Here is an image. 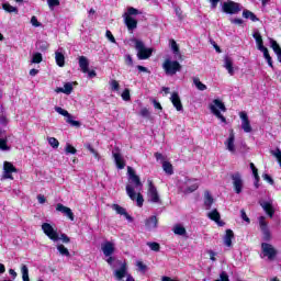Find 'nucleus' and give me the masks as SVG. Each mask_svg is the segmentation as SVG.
<instances>
[{"instance_id":"42","label":"nucleus","mask_w":281,"mask_h":281,"mask_svg":"<svg viewBox=\"0 0 281 281\" xmlns=\"http://www.w3.org/2000/svg\"><path fill=\"white\" fill-rule=\"evenodd\" d=\"M37 49H40V52H47V49H49V44L45 41H40L37 42Z\"/></svg>"},{"instance_id":"54","label":"nucleus","mask_w":281,"mask_h":281,"mask_svg":"<svg viewBox=\"0 0 281 281\" xmlns=\"http://www.w3.org/2000/svg\"><path fill=\"white\" fill-rule=\"evenodd\" d=\"M139 115L142 117H150V111H148L146 108H143L139 112Z\"/></svg>"},{"instance_id":"30","label":"nucleus","mask_w":281,"mask_h":281,"mask_svg":"<svg viewBox=\"0 0 281 281\" xmlns=\"http://www.w3.org/2000/svg\"><path fill=\"white\" fill-rule=\"evenodd\" d=\"M261 207L265 210L268 216H270V218H273V214L276 212L273 211V206L269 202H262Z\"/></svg>"},{"instance_id":"9","label":"nucleus","mask_w":281,"mask_h":281,"mask_svg":"<svg viewBox=\"0 0 281 281\" xmlns=\"http://www.w3.org/2000/svg\"><path fill=\"white\" fill-rule=\"evenodd\" d=\"M259 227L260 232L262 233L263 240H266V243H269V240H271V231L269 229V223H267L265 216L259 217Z\"/></svg>"},{"instance_id":"64","label":"nucleus","mask_w":281,"mask_h":281,"mask_svg":"<svg viewBox=\"0 0 281 281\" xmlns=\"http://www.w3.org/2000/svg\"><path fill=\"white\" fill-rule=\"evenodd\" d=\"M37 201H38V203L43 204V203H45V201H47V200L45 199V195L38 194V195H37Z\"/></svg>"},{"instance_id":"23","label":"nucleus","mask_w":281,"mask_h":281,"mask_svg":"<svg viewBox=\"0 0 281 281\" xmlns=\"http://www.w3.org/2000/svg\"><path fill=\"white\" fill-rule=\"evenodd\" d=\"M270 47L273 49L279 63H281V47L280 44L273 38H270Z\"/></svg>"},{"instance_id":"46","label":"nucleus","mask_w":281,"mask_h":281,"mask_svg":"<svg viewBox=\"0 0 281 281\" xmlns=\"http://www.w3.org/2000/svg\"><path fill=\"white\" fill-rule=\"evenodd\" d=\"M72 91H74L72 82H67L64 85V93H66V95H69Z\"/></svg>"},{"instance_id":"44","label":"nucleus","mask_w":281,"mask_h":281,"mask_svg":"<svg viewBox=\"0 0 281 281\" xmlns=\"http://www.w3.org/2000/svg\"><path fill=\"white\" fill-rule=\"evenodd\" d=\"M0 150H10V146H8V138H0Z\"/></svg>"},{"instance_id":"10","label":"nucleus","mask_w":281,"mask_h":281,"mask_svg":"<svg viewBox=\"0 0 281 281\" xmlns=\"http://www.w3.org/2000/svg\"><path fill=\"white\" fill-rule=\"evenodd\" d=\"M56 113H59V115H63L66 119L67 124H70V126H76L77 128L80 127V121H74V116L65 109L60 106H55Z\"/></svg>"},{"instance_id":"3","label":"nucleus","mask_w":281,"mask_h":281,"mask_svg":"<svg viewBox=\"0 0 281 281\" xmlns=\"http://www.w3.org/2000/svg\"><path fill=\"white\" fill-rule=\"evenodd\" d=\"M134 43L138 60H148L153 56V48H147L144 42L134 40Z\"/></svg>"},{"instance_id":"39","label":"nucleus","mask_w":281,"mask_h":281,"mask_svg":"<svg viewBox=\"0 0 281 281\" xmlns=\"http://www.w3.org/2000/svg\"><path fill=\"white\" fill-rule=\"evenodd\" d=\"M31 63L33 65H38V64L43 63V54H41V53L33 54Z\"/></svg>"},{"instance_id":"53","label":"nucleus","mask_w":281,"mask_h":281,"mask_svg":"<svg viewBox=\"0 0 281 281\" xmlns=\"http://www.w3.org/2000/svg\"><path fill=\"white\" fill-rule=\"evenodd\" d=\"M66 153H67V154H70V155H76L77 150L75 149L74 146L67 144V145H66Z\"/></svg>"},{"instance_id":"24","label":"nucleus","mask_w":281,"mask_h":281,"mask_svg":"<svg viewBox=\"0 0 281 281\" xmlns=\"http://www.w3.org/2000/svg\"><path fill=\"white\" fill-rule=\"evenodd\" d=\"M224 67L228 71L229 76H234V60L232 57L226 56L224 58Z\"/></svg>"},{"instance_id":"12","label":"nucleus","mask_w":281,"mask_h":281,"mask_svg":"<svg viewBox=\"0 0 281 281\" xmlns=\"http://www.w3.org/2000/svg\"><path fill=\"white\" fill-rule=\"evenodd\" d=\"M116 265L120 267V269L114 270V278H116V280L126 278L128 276V268L126 267V262L117 260Z\"/></svg>"},{"instance_id":"60","label":"nucleus","mask_w":281,"mask_h":281,"mask_svg":"<svg viewBox=\"0 0 281 281\" xmlns=\"http://www.w3.org/2000/svg\"><path fill=\"white\" fill-rule=\"evenodd\" d=\"M209 1H210V3H211L212 10H216V8H217V5H218V2H220L221 0H209Z\"/></svg>"},{"instance_id":"25","label":"nucleus","mask_w":281,"mask_h":281,"mask_svg":"<svg viewBox=\"0 0 281 281\" xmlns=\"http://www.w3.org/2000/svg\"><path fill=\"white\" fill-rule=\"evenodd\" d=\"M114 161L119 168V170H124L126 164H124V159L122 158V155L120 153L112 151Z\"/></svg>"},{"instance_id":"47","label":"nucleus","mask_w":281,"mask_h":281,"mask_svg":"<svg viewBox=\"0 0 281 281\" xmlns=\"http://www.w3.org/2000/svg\"><path fill=\"white\" fill-rule=\"evenodd\" d=\"M48 144L52 148H58L60 146V143L55 137H48Z\"/></svg>"},{"instance_id":"6","label":"nucleus","mask_w":281,"mask_h":281,"mask_svg":"<svg viewBox=\"0 0 281 281\" xmlns=\"http://www.w3.org/2000/svg\"><path fill=\"white\" fill-rule=\"evenodd\" d=\"M13 172H19L16 167H14V165L10 161H4L1 181H5V179H10L11 181H14V177L12 176Z\"/></svg>"},{"instance_id":"34","label":"nucleus","mask_w":281,"mask_h":281,"mask_svg":"<svg viewBox=\"0 0 281 281\" xmlns=\"http://www.w3.org/2000/svg\"><path fill=\"white\" fill-rule=\"evenodd\" d=\"M147 229H155L157 227V216L149 217L145 223Z\"/></svg>"},{"instance_id":"35","label":"nucleus","mask_w":281,"mask_h":281,"mask_svg":"<svg viewBox=\"0 0 281 281\" xmlns=\"http://www.w3.org/2000/svg\"><path fill=\"white\" fill-rule=\"evenodd\" d=\"M173 233L177 236H186L187 231H186V227H183V225L178 224V225L173 226Z\"/></svg>"},{"instance_id":"40","label":"nucleus","mask_w":281,"mask_h":281,"mask_svg":"<svg viewBox=\"0 0 281 281\" xmlns=\"http://www.w3.org/2000/svg\"><path fill=\"white\" fill-rule=\"evenodd\" d=\"M3 10H5V12L12 13L14 12L15 14L19 13V9L15 7H12L10 3L5 2L2 4Z\"/></svg>"},{"instance_id":"56","label":"nucleus","mask_w":281,"mask_h":281,"mask_svg":"<svg viewBox=\"0 0 281 281\" xmlns=\"http://www.w3.org/2000/svg\"><path fill=\"white\" fill-rule=\"evenodd\" d=\"M31 24L33 27H41V22H38V19H36L34 15L31 18Z\"/></svg>"},{"instance_id":"15","label":"nucleus","mask_w":281,"mask_h":281,"mask_svg":"<svg viewBox=\"0 0 281 281\" xmlns=\"http://www.w3.org/2000/svg\"><path fill=\"white\" fill-rule=\"evenodd\" d=\"M184 184L186 187H182L184 194H191V192L199 190V182L196 180L186 179Z\"/></svg>"},{"instance_id":"48","label":"nucleus","mask_w":281,"mask_h":281,"mask_svg":"<svg viewBox=\"0 0 281 281\" xmlns=\"http://www.w3.org/2000/svg\"><path fill=\"white\" fill-rule=\"evenodd\" d=\"M110 87L112 91H120V82L115 79L110 81Z\"/></svg>"},{"instance_id":"16","label":"nucleus","mask_w":281,"mask_h":281,"mask_svg":"<svg viewBox=\"0 0 281 281\" xmlns=\"http://www.w3.org/2000/svg\"><path fill=\"white\" fill-rule=\"evenodd\" d=\"M239 117L241 120V128L244 133H251L254 128L251 127V123L249 122V116H247V113L240 112Z\"/></svg>"},{"instance_id":"55","label":"nucleus","mask_w":281,"mask_h":281,"mask_svg":"<svg viewBox=\"0 0 281 281\" xmlns=\"http://www.w3.org/2000/svg\"><path fill=\"white\" fill-rule=\"evenodd\" d=\"M105 36L110 43H116L115 37L113 36V33H111V31H106Z\"/></svg>"},{"instance_id":"17","label":"nucleus","mask_w":281,"mask_h":281,"mask_svg":"<svg viewBox=\"0 0 281 281\" xmlns=\"http://www.w3.org/2000/svg\"><path fill=\"white\" fill-rule=\"evenodd\" d=\"M101 249L103 251V255L109 258L115 252V244H113V241H105L101 245Z\"/></svg>"},{"instance_id":"51","label":"nucleus","mask_w":281,"mask_h":281,"mask_svg":"<svg viewBox=\"0 0 281 281\" xmlns=\"http://www.w3.org/2000/svg\"><path fill=\"white\" fill-rule=\"evenodd\" d=\"M86 148L95 157V159H100V154L95 151L91 144H86Z\"/></svg>"},{"instance_id":"49","label":"nucleus","mask_w":281,"mask_h":281,"mask_svg":"<svg viewBox=\"0 0 281 281\" xmlns=\"http://www.w3.org/2000/svg\"><path fill=\"white\" fill-rule=\"evenodd\" d=\"M122 100H124L125 102H128V100H131V90L125 89L122 94H121Z\"/></svg>"},{"instance_id":"31","label":"nucleus","mask_w":281,"mask_h":281,"mask_svg":"<svg viewBox=\"0 0 281 281\" xmlns=\"http://www.w3.org/2000/svg\"><path fill=\"white\" fill-rule=\"evenodd\" d=\"M55 60L58 67H65V55L61 52H55Z\"/></svg>"},{"instance_id":"59","label":"nucleus","mask_w":281,"mask_h":281,"mask_svg":"<svg viewBox=\"0 0 281 281\" xmlns=\"http://www.w3.org/2000/svg\"><path fill=\"white\" fill-rule=\"evenodd\" d=\"M240 214H241L243 221H245L246 223H250V220H249V217L247 216V213H245V210H241V211H240Z\"/></svg>"},{"instance_id":"22","label":"nucleus","mask_w":281,"mask_h":281,"mask_svg":"<svg viewBox=\"0 0 281 281\" xmlns=\"http://www.w3.org/2000/svg\"><path fill=\"white\" fill-rule=\"evenodd\" d=\"M112 210H115L116 214H120L121 216H125L127 221H133V217L128 215L126 212V209L120 206L119 204H113Z\"/></svg>"},{"instance_id":"58","label":"nucleus","mask_w":281,"mask_h":281,"mask_svg":"<svg viewBox=\"0 0 281 281\" xmlns=\"http://www.w3.org/2000/svg\"><path fill=\"white\" fill-rule=\"evenodd\" d=\"M265 181H268V183H270V186H273L276 182L273 181V178H271V176H269L268 173H265L263 176Z\"/></svg>"},{"instance_id":"11","label":"nucleus","mask_w":281,"mask_h":281,"mask_svg":"<svg viewBox=\"0 0 281 281\" xmlns=\"http://www.w3.org/2000/svg\"><path fill=\"white\" fill-rule=\"evenodd\" d=\"M149 188L147 192V196L150 201V203H161V199L159 198V192L157 191V187L153 184V181H148Z\"/></svg>"},{"instance_id":"32","label":"nucleus","mask_w":281,"mask_h":281,"mask_svg":"<svg viewBox=\"0 0 281 281\" xmlns=\"http://www.w3.org/2000/svg\"><path fill=\"white\" fill-rule=\"evenodd\" d=\"M243 16L244 19H250V21H252L254 23H256V21H259L258 16H256V14L247 9H245L243 11Z\"/></svg>"},{"instance_id":"5","label":"nucleus","mask_w":281,"mask_h":281,"mask_svg":"<svg viewBox=\"0 0 281 281\" xmlns=\"http://www.w3.org/2000/svg\"><path fill=\"white\" fill-rule=\"evenodd\" d=\"M261 254V258H268V260H276V257L278 256V249H276V247H273V245L269 243H262Z\"/></svg>"},{"instance_id":"52","label":"nucleus","mask_w":281,"mask_h":281,"mask_svg":"<svg viewBox=\"0 0 281 281\" xmlns=\"http://www.w3.org/2000/svg\"><path fill=\"white\" fill-rule=\"evenodd\" d=\"M47 3L50 10H53L56 5H60V0H47Z\"/></svg>"},{"instance_id":"36","label":"nucleus","mask_w":281,"mask_h":281,"mask_svg":"<svg viewBox=\"0 0 281 281\" xmlns=\"http://www.w3.org/2000/svg\"><path fill=\"white\" fill-rule=\"evenodd\" d=\"M21 273H22L23 281H30V269L27 268V266L25 265L21 266Z\"/></svg>"},{"instance_id":"38","label":"nucleus","mask_w":281,"mask_h":281,"mask_svg":"<svg viewBox=\"0 0 281 281\" xmlns=\"http://www.w3.org/2000/svg\"><path fill=\"white\" fill-rule=\"evenodd\" d=\"M162 170L166 172V175H173L172 170V164L168 161H162Z\"/></svg>"},{"instance_id":"62","label":"nucleus","mask_w":281,"mask_h":281,"mask_svg":"<svg viewBox=\"0 0 281 281\" xmlns=\"http://www.w3.org/2000/svg\"><path fill=\"white\" fill-rule=\"evenodd\" d=\"M155 157H156L157 161H162V162L166 161V158L164 157L162 154L156 153Z\"/></svg>"},{"instance_id":"63","label":"nucleus","mask_w":281,"mask_h":281,"mask_svg":"<svg viewBox=\"0 0 281 281\" xmlns=\"http://www.w3.org/2000/svg\"><path fill=\"white\" fill-rule=\"evenodd\" d=\"M136 267H138L140 271H146V265L142 261H137Z\"/></svg>"},{"instance_id":"13","label":"nucleus","mask_w":281,"mask_h":281,"mask_svg":"<svg viewBox=\"0 0 281 281\" xmlns=\"http://www.w3.org/2000/svg\"><path fill=\"white\" fill-rule=\"evenodd\" d=\"M236 135L234 134V130H229V136L228 139L224 142V145L226 147V150L228 153H232V155H236Z\"/></svg>"},{"instance_id":"1","label":"nucleus","mask_w":281,"mask_h":281,"mask_svg":"<svg viewBox=\"0 0 281 281\" xmlns=\"http://www.w3.org/2000/svg\"><path fill=\"white\" fill-rule=\"evenodd\" d=\"M127 175L130 183L126 186V194L132 201H136V205L142 207L144 205V195L142 193H135V190H142L143 186L139 176L135 173L133 167H127Z\"/></svg>"},{"instance_id":"28","label":"nucleus","mask_w":281,"mask_h":281,"mask_svg":"<svg viewBox=\"0 0 281 281\" xmlns=\"http://www.w3.org/2000/svg\"><path fill=\"white\" fill-rule=\"evenodd\" d=\"M252 36L257 43V47H258L259 52H265V49H267V47H265V45H263L262 35H260V33L256 32V33H254Z\"/></svg>"},{"instance_id":"50","label":"nucleus","mask_w":281,"mask_h":281,"mask_svg":"<svg viewBox=\"0 0 281 281\" xmlns=\"http://www.w3.org/2000/svg\"><path fill=\"white\" fill-rule=\"evenodd\" d=\"M127 16H136V14H140L139 10L133 8V7H130L127 9Z\"/></svg>"},{"instance_id":"41","label":"nucleus","mask_w":281,"mask_h":281,"mask_svg":"<svg viewBox=\"0 0 281 281\" xmlns=\"http://www.w3.org/2000/svg\"><path fill=\"white\" fill-rule=\"evenodd\" d=\"M170 45H171V49H172L173 54H176V56H178V58H181V53L179 52V45H177V42L175 40H171Z\"/></svg>"},{"instance_id":"26","label":"nucleus","mask_w":281,"mask_h":281,"mask_svg":"<svg viewBox=\"0 0 281 281\" xmlns=\"http://www.w3.org/2000/svg\"><path fill=\"white\" fill-rule=\"evenodd\" d=\"M79 67L83 74L89 72V59L85 56L79 57Z\"/></svg>"},{"instance_id":"20","label":"nucleus","mask_w":281,"mask_h":281,"mask_svg":"<svg viewBox=\"0 0 281 281\" xmlns=\"http://www.w3.org/2000/svg\"><path fill=\"white\" fill-rule=\"evenodd\" d=\"M207 217L211 221H214L220 227H223V225H225V222L221 221V213H218V210H216V209L209 212Z\"/></svg>"},{"instance_id":"7","label":"nucleus","mask_w":281,"mask_h":281,"mask_svg":"<svg viewBox=\"0 0 281 281\" xmlns=\"http://www.w3.org/2000/svg\"><path fill=\"white\" fill-rule=\"evenodd\" d=\"M42 229H43L45 236H47L54 243L60 240V236H58V232H56V229H54V226H52V224H49V223L42 224Z\"/></svg>"},{"instance_id":"37","label":"nucleus","mask_w":281,"mask_h":281,"mask_svg":"<svg viewBox=\"0 0 281 281\" xmlns=\"http://www.w3.org/2000/svg\"><path fill=\"white\" fill-rule=\"evenodd\" d=\"M57 251H59L61 256H66V258H69V256H71L69 249H67V247H65V245L63 244L57 245Z\"/></svg>"},{"instance_id":"8","label":"nucleus","mask_w":281,"mask_h":281,"mask_svg":"<svg viewBox=\"0 0 281 281\" xmlns=\"http://www.w3.org/2000/svg\"><path fill=\"white\" fill-rule=\"evenodd\" d=\"M240 4L234 1H227L222 4V11L225 14H238L240 12Z\"/></svg>"},{"instance_id":"57","label":"nucleus","mask_w":281,"mask_h":281,"mask_svg":"<svg viewBox=\"0 0 281 281\" xmlns=\"http://www.w3.org/2000/svg\"><path fill=\"white\" fill-rule=\"evenodd\" d=\"M125 65L133 67V57L131 55H125Z\"/></svg>"},{"instance_id":"29","label":"nucleus","mask_w":281,"mask_h":281,"mask_svg":"<svg viewBox=\"0 0 281 281\" xmlns=\"http://www.w3.org/2000/svg\"><path fill=\"white\" fill-rule=\"evenodd\" d=\"M234 238V231L227 229L224 236V245L226 247H232V239Z\"/></svg>"},{"instance_id":"45","label":"nucleus","mask_w":281,"mask_h":281,"mask_svg":"<svg viewBox=\"0 0 281 281\" xmlns=\"http://www.w3.org/2000/svg\"><path fill=\"white\" fill-rule=\"evenodd\" d=\"M147 247H149L151 251H159V249H161V246H159V243H156V241H148Z\"/></svg>"},{"instance_id":"2","label":"nucleus","mask_w":281,"mask_h":281,"mask_svg":"<svg viewBox=\"0 0 281 281\" xmlns=\"http://www.w3.org/2000/svg\"><path fill=\"white\" fill-rule=\"evenodd\" d=\"M211 109V113H213V115H215V117H217V120H221V122H223L225 124V122H227V119L224 117L222 113H226L227 112V108L225 106V103H223V101H221L220 99H214L212 104L210 105Z\"/></svg>"},{"instance_id":"4","label":"nucleus","mask_w":281,"mask_h":281,"mask_svg":"<svg viewBox=\"0 0 281 281\" xmlns=\"http://www.w3.org/2000/svg\"><path fill=\"white\" fill-rule=\"evenodd\" d=\"M162 69L167 76H175L177 71H181V64L177 60L166 59L162 64Z\"/></svg>"},{"instance_id":"19","label":"nucleus","mask_w":281,"mask_h":281,"mask_svg":"<svg viewBox=\"0 0 281 281\" xmlns=\"http://www.w3.org/2000/svg\"><path fill=\"white\" fill-rule=\"evenodd\" d=\"M124 21L130 32H133V30H137V20H135V18L128 15L127 13H124Z\"/></svg>"},{"instance_id":"27","label":"nucleus","mask_w":281,"mask_h":281,"mask_svg":"<svg viewBox=\"0 0 281 281\" xmlns=\"http://www.w3.org/2000/svg\"><path fill=\"white\" fill-rule=\"evenodd\" d=\"M214 203V198L210 194V191L204 192V207L205 210H211Z\"/></svg>"},{"instance_id":"61","label":"nucleus","mask_w":281,"mask_h":281,"mask_svg":"<svg viewBox=\"0 0 281 281\" xmlns=\"http://www.w3.org/2000/svg\"><path fill=\"white\" fill-rule=\"evenodd\" d=\"M59 240H63V243H70L71 239L66 234H61L59 237Z\"/></svg>"},{"instance_id":"43","label":"nucleus","mask_w":281,"mask_h":281,"mask_svg":"<svg viewBox=\"0 0 281 281\" xmlns=\"http://www.w3.org/2000/svg\"><path fill=\"white\" fill-rule=\"evenodd\" d=\"M261 52H262V54H263V56H265L269 67H273V60L271 59V55H269V49L266 48V49H263Z\"/></svg>"},{"instance_id":"18","label":"nucleus","mask_w":281,"mask_h":281,"mask_svg":"<svg viewBox=\"0 0 281 281\" xmlns=\"http://www.w3.org/2000/svg\"><path fill=\"white\" fill-rule=\"evenodd\" d=\"M56 211L64 214V216H67V218H69L70 221L75 220L74 212L68 206H65L61 203H58L56 205Z\"/></svg>"},{"instance_id":"21","label":"nucleus","mask_w":281,"mask_h":281,"mask_svg":"<svg viewBox=\"0 0 281 281\" xmlns=\"http://www.w3.org/2000/svg\"><path fill=\"white\" fill-rule=\"evenodd\" d=\"M170 101L177 111H183V104L181 103L179 92H172Z\"/></svg>"},{"instance_id":"33","label":"nucleus","mask_w":281,"mask_h":281,"mask_svg":"<svg viewBox=\"0 0 281 281\" xmlns=\"http://www.w3.org/2000/svg\"><path fill=\"white\" fill-rule=\"evenodd\" d=\"M193 85L196 87L199 91L207 90V86L201 82V79H199V77H193Z\"/></svg>"},{"instance_id":"14","label":"nucleus","mask_w":281,"mask_h":281,"mask_svg":"<svg viewBox=\"0 0 281 281\" xmlns=\"http://www.w3.org/2000/svg\"><path fill=\"white\" fill-rule=\"evenodd\" d=\"M232 180L236 194H240L244 188L243 177L240 176V173L236 172L232 175Z\"/></svg>"}]
</instances>
